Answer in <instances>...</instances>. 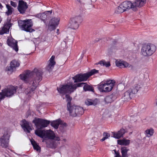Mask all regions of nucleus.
Returning a JSON list of instances; mask_svg holds the SVG:
<instances>
[{"label": "nucleus", "mask_w": 157, "mask_h": 157, "mask_svg": "<svg viewBox=\"0 0 157 157\" xmlns=\"http://www.w3.org/2000/svg\"><path fill=\"white\" fill-rule=\"evenodd\" d=\"M42 73L41 69L35 68L32 71L27 70L23 74L20 75L21 79L28 84V87L25 91L26 94H31L37 87L42 79Z\"/></svg>", "instance_id": "f257e3e1"}, {"label": "nucleus", "mask_w": 157, "mask_h": 157, "mask_svg": "<svg viewBox=\"0 0 157 157\" xmlns=\"http://www.w3.org/2000/svg\"><path fill=\"white\" fill-rule=\"evenodd\" d=\"M35 133L43 139L42 141L45 142L49 147L55 148L59 144V137L56 136L54 132L51 130H42L38 129L35 131Z\"/></svg>", "instance_id": "f03ea898"}, {"label": "nucleus", "mask_w": 157, "mask_h": 157, "mask_svg": "<svg viewBox=\"0 0 157 157\" xmlns=\"http://www.w3.org/2000/svg\"><path fill=\"white\" fill-rule=\"evenodd\" d=\"M115 84L114 80H108L101 83L98 86V89L101 92H109L112 90Z\"/></svg>", "instance_id": "7ed1b4c3"}, {"label": "nucleus", "mask_w": 157, "mask_h": 157, "mask_svg": "<svg viewBox=\"0 0 157 157\" xmlns=\"http://www.w3.org/2000/svg\"><path fill=\"white\" fill-rule=\"evenodd\" d=\"M98 71L93 69L87 73L77 75L73 77V79L74 80L75 82L85 81L90 76L98 73Z\"/></svg>", "instance_id": "20e7f679"}, {"label": "nucleus", "mask_w": 157, "mask_h": 157, "mask_svg": "<svg viewBox=\"0 0 157 157\" xmlns=\"http://www.w3.org/2000/svg\"><path fill=\"white\" fill-rule=\"evenodd\" d=\"M76 86L77 85L69 83L65 85L61 86L59 88H57V90L60 94H64L67 93H71L76 90Z\"/></svg>", "instance_id": "39448f33"}, {"label": "nucleus", "mask_w": 157, "mask_h": 157, "mask_svg": "<svg viewBox=\"0 0 157 157\" xmlns=\"http://www.w3.org/2000/svg\"><path fill=\"white\" fill-rule=\"evenodd\" d=\"M17 89L16 87L10 86L2 90V92H0V101L5 97H11L16 93Z\"/></svg>", "instance_id": "423d86ee"}, {"label": "nucleus", "mask_w": 157, "mask_h": 157, "mask_svg": "<svg viewBox=\"0 0 157 157\" xmlns=\"http://www.w3.org/2000/svg\"><path fill=\"white\" fill-rule=\"evenodd\" d=\"M18 24L19 27L22 30L29 32L34 31V29L31 28L33 23L31 19L27 21H18Z\"/></svg>", "instance_id": "0eeeda50"}, {"label": "nucleus", "mask_w": 157, "mask_h": 157, "mask_svg": "<svg viewBox=\"0 0 157 157\" xmlns=\"http://www.w3.org/2000/svg\"><path fill=\"white\" fill-rule=\"evenodd\" d=\"M156 49V47L153 44L144 45L142 48L141 53L145 56H150L155 52Z\"/></svg>", "instance_id": "6e6552de"}, {"label": "nucleus", "mask_w": 157, "mask_h": 157, "mask_svg": "<svg viewBox=\"0 0 157 157\" xmlns=\"http://www.w3.org/2000/svg\"><path fill=\"white\" fill-rule=\"evenodd\" d=\"M132 3L130 1H126L121 3L116 11V13H123L131 9L132 10Z\"/></svg>", "instance_id": "1a4fd4ad"}, {"label": "nucleus", "mask_w": 157, "mask_h": 157, "mask_svg": "<svg viewBox=\"0 0 157 157\" xmlns=\"http://www.w3.org/2000/svg\"><path fill=\"white\" fill-rule=\"evenodd\" d=\"M33 122L37 128H40L47 127L50 123L49 121L40 118H36L33 120Z\"/></svg>", "instance_id": "9d476101"}, {"label": "nucleus", "mask_w": 157, "mask_h": 157, "mask_svg": "<svg viewBox=\"0 0 157 157\" xmlns=\"http://www.w3.org/2000/svg\"><path fill=\"white\" fill-rule=\"evenodd\" d=\"M82 21V18L80 16L72 18L70 22L71 28L74 29H78L79 27L78 23L81 22Z\"/></svg>", "instance_id": "9b49d317"}, {"label": "nucleus", "mask_w": 157, "mask_h": 157, "mask_svg": "<svg viewBox=\"0 0 157 157\" xmlns=\"http://www.w3.org/2000/svg\"><path fill=\"white\" fill-rule=\"evenodd\" d=\"M146 2V0H136L132 3V10L134 11H137L138 8L144 6Z\"/></svg>", "instance_id": "f8f14e48"}, {"label": "nucleus", "mask_w": 157, "mask_h": 157, "mask_svg": "<svg viewBox=\"0 0 157 157\" xmlns=\"http://www.w3.org/2000/svg\"><path fill=\"white\" fill-rule=\"evenodd\" d=\"M60 19L59 17H55L52 18L50 21L49 24V29L52 30L56 29L59 25Z\"/></svg>", "instance_id": "ddd939ff"}, {"label": "nucleus", "mask_w": 157, "mask_h": 157, "mask_svg": "<svg viewBox=\"0 0 157 157\" xmlns=\"http://www.w3.org/2000/svg\"><path fill=\"white\" fill-rule=\"evenodd\" d=\"M9 137L10 135L7 132H6L0 138L1 144L2 147H6L8 146Z\"/></svg>", "instance_id": "4468645a"}, {"label": "nucleus", "mask_w": 157, "mask_h": 157, "mask_svg": "<svg viewBox=\"0 0 157 157\" xmlns=\"http://www.w3.org/2000/svg\"><path fill=\"white\" fill-rule=\"evenodd\" d=\"M7 43L8 45L15 51L17 52L18 50L17 42V41L12 37H10L8 38Z\"/></svg>", "instance_id": "2eb2a0df"}, {"label": "nucleus", "mask_w": 157, "mask_h": 157, "mask_svg": "<svg viewBox=\"0 0 157 157\" xmlns=\"http://www.w3.org/2000/svg\"><path fill=\"white\" fill-rule=\"evenodd\" d=\"M27 8L28 6L26 2L22 0L19 1L17 9L20 13H24Z\"/></svg>", "instance_id": "dca6fc26"}, {"label": "nucleus", "mask_w": 157, "mask_h": 157, "mask_svg": "<svg viewBox=\"0 0 157 157\" xmlns=\"http://www.w3.org/2000/svg\"><path fill=\"white\" fill-rule=\"evenodd\" d=\"M20 65V63L18 61L15 60H13L10 64V66L7 67L8 71L12 72L15 70L16 68L18 67Z\"/></svg>", "instance_id": "f3484780"}, {"label": "nucleus", "mask_w": 157, "mask_h": 157, "mask_svg": "<svg viewBox=\"0 0 157 157\" xmlns=\"http://www.w3.org/2000/svg\"><path fill=\"white\" fill-rule=\"evenodd\" d=\"M21 125L25 132L29 133L32 130L31 128L29 123L25 120H23L21 122Z\"/></svg>", "instance_id": "a211bd4d"}, {"label": "nucleus", "mask_w": 157, "mask_h": 157, "mask_svg": "<svg viewBox=\"0 0 157 157\" xmlns=\"http://www.w3.org/2000/svg\"><path fill=\"white\" fill-rule=\"evenodd\" d=\"M143 87V85L142 83L140 82H139L137 83L136 82L134 86L130 89L132 90V93L136 94L139 90L142 89Z\"/></svg>", "instance_id": "6ab92c4d"}, {"label": "nucleus", "mask_w": 157, "mask_h": 157, "mask_svg": "<svg viewBox=\"0 0 157 157\" xmlns=\"http://www.w3.org/2000/svg\"><path fill=\"white\" fill-rule=\"evenodd\" d=\"M75 85H77L76 86V89L77 87H80L83 86V89L85 91H89L92 92H94V89L91 86L86 84V83L81 82L75 84Z\"/></svg>", "instance_id": "aec40b11"}, {"label": "nucleus", "mask_w": 157, "mask_h": 157, "mask_svg": "<svg viewBox=\"0 0 157 157\" xmlns=\"http://www.w3.org/2000/svg\"><path fill=\"white\" fill-rule=\"evenodd\" d=\"M12 25V24L8 22L5 23L2 29L0 30V35L9 33L10 29Z\"/></svg>", "instance_id": "412c9836"}, {"label": "nucleus", "mask_w": 157, "mask_h": 157, "mask_svg": "<svg viewBox=\"0 0 157 157\" xmlns=\"http://www.w3.org/2000/svg\"><path fill=\"white\" fill-rule=\"evenodd\" d=\"M133 94L132 89H129L127 91L125 92L122 96V99L124 101H128L131 99L132 96Z\"/></svg>", "instance_id": "4be33fe9"}, {"label": "nucleus", "mask_w": 157, "mask_h": 157, "mask_svg": "<svg viewBox=\"0 0 157 157\" xmlns=\"http://www.w3.org/2000/svg\"><path fill=\"white\" fill-rule=\"evenodd\" d=\"M121 150L122 154L121 156L120 155L119 153L118 152H117L116 150H113V151H114L115 154L116 155H118L120 156L119 157H128V155L127 154V152L129 150L128 149L127 147H122Z\"/></svg>", "instance_id": "5701e85b"}, {"label": "nucleus", "mask_w": 157, "mask_h": 157, "mask_svg": "<svg viewBox=\"0 0 157 157\" xmlns=\"http://www.w3.org/2000/svg\"><path fill=\"white\" fill-rule=\"evenodd\" d=\"M55 57L52 56L48 61L49 63L46 69L48 71H51L53 68L56 62L54 61Z\"/></svg>", "instance_id": "b1692460"}, {"label": "nucleus", "mask_w": 157, "mask_h": 157, "mask_svg": "<svg viewBox=\"0 0 157 157\" xmlns=\"http://www.w3.org/2000/svg\"><path fill=\"white\" fill-rule=\"evenodd\" d=\"M116 65L119 67H129V64L127 62L119 59L116 61Z\"/></svg>", "instance_id": "393cba45"}, {"label": "nucleus", "mask_w": 157, "mask_h": 157, "mask_svg": "<svg viewBox=\"0 0 157 157\" xmlns=\"http://www.w3.org/2000/svg\"><path fill=\"white\" fill-rule=\"evenodd\" d=\"M59 124H62L64 126H67L66 123L62 122L60 119H58L56 121H53L51 123V125L55 129L58 128Z\"/></svg>", "instance_id": "a878e982"}, {"label": "nucleus", "mask_w": 157, "mask_h": 157, "mask_svg": "<svg viewBox=\"0 0 157 157\" xmlns=\"http://www.w3.org/2000/svg\"><path fill=\"white\" fill-rule=\"evenodd\" d=\"M125 133V130L123 128H122L117 132H113V137L116 139H119L123 137Z\"/></svg>", "instance_id": "bb28decb"}, {"label": "nucleus", "mask_w": 157, "mask_h": 157, "mask_svg": "<svg viewBox=\"0 0 157 157\" xmlns=\"http://www.w3.org/2000/svg\"><path fill=\"white\" fill-rule=\"evenodd\" d=\"M74 109L76 112L77 116L82 115L84 112L83 108L80 106L74 105Z\"/></svg>", "instance_id": "cd10ccee"}, {"label": "nucleus", "mask_w": 157, "mask_h": 157, "mask_svg": "<svg viewBox=\"0 0 157 157\" xmlns=\"http://www.w3.org/2000/svg\"><path fill=\"white\" fill-rule=\"evenodd\" d=\"M154 133V130L152 128H147L145 131L144 134L146 137H149L152 136Z\"/></svg>", "instance_id": "c85d7f7f"}, {"label": "nucleus", "mask_w": 157, "mask_h": 157, "mask_svg": "<svg viewBox=\"0 0 157 157\" xmlns=\"http://www.w3.org/2000/svg\"><path fill=\"white\" fill-rule=\"evenodd\" d=\"M117 144L121 145L127 146L129 145L130 143V140L126 139L118 140L117 141Z\"/></svg>", "instance_id": "c756f323"}, {"label": "nucleus", "mask_w": 157, "mask_h": 157, "mask_svg": "<svg viewBox=\"0 0 157 157\" xmlns=\"http://www.w3.org/2000/svg\"><path fill=\"white\" fill-rule=\"evenodd\" d=\"M67 107L68 110L69 111V113L71 116L73 117L77 116L76 112L74 109V106H71L70 105Z\"/></svg>", "instance_id": "7c9ffc66"}, {"label": "nucleus", "mask_w": 157, "mask_h": 157, "mask_svg": "<svg viewBox=\"0 0 157 157\" xmlns=\"http://www.w3.org/2000/svg\"><path fill=\"white\" fill-rule=\"evenodd\" d=\"M6 6L7 10L6 12V14L8 16L11 15L13 11V9L9 5H6Z\"/></svg>", "instance_id": "2f4dec72"}, {"label": "nucleus", "mask_w": 157, "mask_h": 157, "mask_svg": "<svg viewBox=\"0 0 157 157\" xmlns=\"http://www.w3.org/2000/svg\"><path fill=\"white\" fill-rule=\"evenodd\" d=\"M114 99L113 98V95H111L106 96L105 99V101L107 103H110L113 101Z\"/></svg>", "instance_id": "473e14b6"}, {"label": "nucleus", "mask_w": 157, "mask_h": 157, "mask_svg": "<svg viewBox=\"0 0 157 157\" xmlns=\"http://www.w3.org/2000/svg\"><path fill=\"white\" fill-rule=\"evenodd\" d=\"M97 100L93 101L91 99H87L86 100L85 103L87 105H96L97 104Z\"/></svg>", "instance_id": "72a5a7b5"}, {"label": "nucleus", "mask_w": 157, "mask_h": 157, "mask_svg": "<svg viewBox=\"0 0 157 157\" xmlns=\"http://www.w3.org/2000/svg\"><path fill=\"white\" fill-rule=\"evenodd\" d=\"M30 141L34 149L37 151H40V148L37 144L33 140H31Z\"/></svg>", "instance_id": "f704fd0d"}, {"label": "nucleus", "mask_w": 157, "mask_h": 157, "mask_svg": "<svg viewBox=\"0 0 157 157\" xmlns=\"http://www.w3.org/2000/svg\"><path fill=\"white\" fill-rule=\"evenodd\" d=\"M98 64L101 65L105 66L107 67H109L110 66V64L109 62H106L104 60H102L99 62Z\"/></svg>", "instance_id": "c9c22d12"}, {"label": "nucleus", "mask_w": 157, "mask_h": 157, "mask_svg": "<svg viewBox=\"0 0 157 157\" xmlns=\"http://www.w3.org/2000/svg\"><path fill=\"white\" fill-rule=\"evenodd\" d=\"M103 136L104 137L101 140V141H104L106 139H108L109 137H110V135L109 134L106 132H104L103 133Z\"/></svg>", "instance_id": "e433bc0d"}, {"label": "nucleus", "mask_w": 157, "mask_h": 157, "mask_svg": "<svg viewBox=\"0 0 157 157\" xmlns=\"http://www.w3.org/2000/svg\"><path fill=\"white\" fill-rule=\"evenodd\" d=\"M66 98H67V107L70 105V102L72 98L70 97V96L68 95H66Z\"/></svg>", "instance_id": "4c0bfd02"}, {"label": "nucleus", "mask_w": 157, "mask_h": 157, "mask_svg": "<svg viewBox=\"0 0 157 157\" xmlns=\"http://www.w3.org/2000/svg\"><path fill=\"white\" fill-rule=\"evenodd\" d=\"M36 17L39 18L43 20V18H45L46 17V16L44 13H40L36 15Z\"/></svg>", "instance_id": "58836bf2"}, {"label": "nucleus", "mask_w": 157, "mask_h": 157, "mask_svg": "<svg viewBox=\"0 0 157 157\" xmlns=\"http://www.w3.org/2000/svg\"><path fill=\"white\" fill-rule=\"evenodd\" d=\"M98 140V139L97 138L95 137H94L90 140V143L91 145H93Z\"/></svg>", "instance_id": "ea45409f"}, {"label": "nucleus", "mask_w": 157, "mask_h": 157, "mask_svg": "<svg viewBox=\"0 0 157 157\" xmlns=\"http://www.w3.org/2000/svg\"><path fill=\"white\" fill-rule=\"evenodd\" d=\"M10 4L11 6L14 8L16 7L17 6V2L11 1H10Z\"/></svg>", "instance_id": "a19ab883"}, {"label": "nucleus", "mask_w": 157, "mask_h": 157, "mask_svg": "<svg viewBox=\"0 0 157 157\" xmlns=\"http://www.w3.org/2000/svg\"><path fill=\"white\" fill-rule=\"evenodd\" d=\"M3 7L2 6V4L0 3V8L1 9H2Z\"/></svg>", "instance_id": "79ce46f5"}, {"label": "nucleus", "mask_w": 157, "mask_h": 157, "mask_svg": "<svg viewBox=\"0 0 157 157\" xmlns=\"http://www.w3.org/2000/svg\"><path fill=\"white\" fill-rule=\"evenodd\" d=\"M119 156L118 155H116L115 154V157H119Z\"/></svg>", "instance_id": "37998d69"}, {"label": "nucleus", "mask_w": 157, "mask_h": 157, "mask_svg": "<svg viewBox=\"0 0 157 157\" xmlns=\"http://www.w3.org/2000/svg\"><path fill=\"white\" fill-rule=\"evenodd\" d=\"M86 0L88 1L89 2V3H90L91 2V0Z\"/></svg>", "instance_id": "c03bdc74"}, {"label": "nucleus", "mask_w": 157, "mask_h": 157, "mask_svg": "<svg viewBox=\"0 0 157 157\" xmlns=\"http://www.w3.org/2000/svg\"><path fill=\"white\" fill-rule=\"evenodd\" d=\"M2 44L1 43H0V46H2Z\"/></svg>", "instance_id": "a18cd8bd"}, {"label": "nucleus", "mask_w": 157, "mask_h": 157, "mask_svg": "<svg viewBox=\"0 0 157 157\" xmlns=\"http://www.w3.org/2000/svg\"><path fill=\"white\" fill-rule=\"evenodd\" d=\"M78 2H80V0H77Z\"/></svg>", "instance_id": "49530a36"}, {"label": "nucleus", "mask_w": 157, "mask_h": 157, "mask_svg": "<svg viewBox=\"0 0 157 157\" xmlns=\"http://www.w3.org/2000/svg\"><path fill=\"white\" fill-rule=\"evenodd\" d=\"M57 30V31H59V29H58Z\"/></svg>", "instance_id": "de8ad7c7"}]
</instances>
